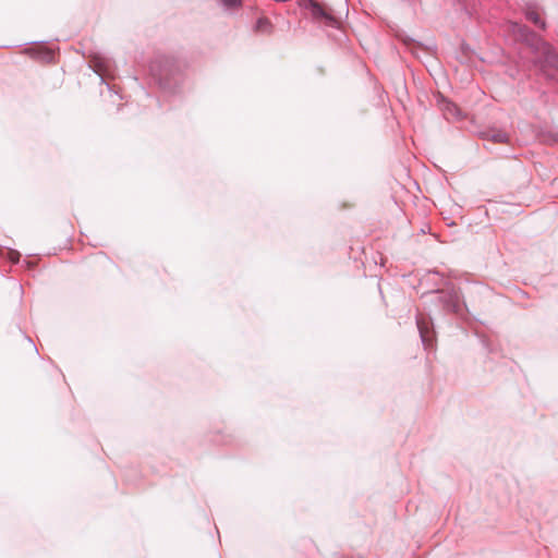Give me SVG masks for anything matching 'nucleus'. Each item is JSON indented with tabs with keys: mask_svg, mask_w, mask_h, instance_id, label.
Wrapping results in <instances>:
<instances>
[{
	"mask_svg": "<svg viewBox=\"0 0 558 558\" xmlns=\"http://www.w3.org/2000/svg\"><path fill=\"white\" fill-rule=\"evenodd\" d=\"M510 31L515 38L524 43L535 54L533 63L539 68L542 72L547 69L558 71V52L555 48L526 25L519 22L510 23Z\"/></svg>",
	"mask_w": 558,
	"mask_h": 558,
	"instance_id": "1",
	"label": "nucleus"
},
{
	"mask_svg": "<svg viewBox=\"0 0 558 558\" xmlns=\"http://www.w3.org/2000/svg\"><path fill=\"white\" fill-rule=\"evenodd\" d=\"M150 75L161 90L177 94L183 83V72L180 63L167 56L156 57L149 65Z\"/></svg>",
	"mask_w": 558,
	"mask_h": 558,
	"instance_id": "2",
	"label": "nucleus"
},
{
	"mask_svg": "<svg viewBox=\"0 0 558 558\" xmlns=\"http://www.w3.org/2000/svg\"><path fill=\"white\" fill-rule=\"evenodd\" d=\"M430 301L437 304L446 314L463 315L464 303L459 289H437L427 294Z\"/></svg>",
	"mask_w": 558,
	"mask_h": 558,
	"instance_id": "3",
	"label": "nucleus"
},
{
	"mask_svg": "<svg viewBox=\"0 0 558 558\" xmlns=\"http://www.w3.org/2000/svg\"><path fill=\"white\" fill-rule=\"evenodd\" d=\"M299 5L305 10H308L312 17L317 23H323L326 26L337 28L339 26L338 19L332 12L327 9L324 4L316 0H299Z\"/></svg>",
	"mask_w": 558,
	"mask_h": 558,
	"instance_id": "4",
	"label": "nucleus"
},
{
	"mask_svg": "<svg viewBox=\"0 0 558 558\" xmlns=\"http://www.w3.org/2000/svg\"><path fill=\"white\" fill-rule=\"evenodd\" d=\"M416 326L424 348L426 350L434 349L436 332L432 318L420 314L416 316Z\"/></svg>",
	"mask_w": 558,
	"mask_h": 558,
	"instance_id": "5",
	"label": "nucleus"
},
{
	"mask_svg": "<svg viewBox=\"0 0 558 558\" xmlns=\"http://www.w3.org/2000/svg\"><path fill=\"white\" fill-rule=\"evenodd\" d=\"M93 68L95 73H97L100 77L101 83H105L107 86V89L110 94L118 95V90H116V85H112L107 82L108 78H110V60L95 57L93 59Z\"/></svg>",
	"mask_w": 558,
	"mask_h": 558,
	"instance_id": "6",
	"label": "nucleus"
},
{
	"mask_svg": "<svg viewBox=\"0 0 558 558\" xmlns=\"http://www.w3.org/2000/svg\"><path fill=\"white\" fill-rule=\"evenodd\" d=\"M481 137L495 144H506L509 142L507 132L494 128L481 132Z\"/></svg>",
	"mask_w": 558,
	"mask_h": 558,
	"instance_id": "7",
	"label": "nucleus"
},
{
	"mask_svg": "<svg viewBox=\"0 0 558 558\" xmlns=\"http://www.w3.org/2000/svg\"><path fill=\"white\" fill-rule=\"evenodd\" d=\"M274 31V24L268 17L262 16L257 19L254 25V32L260 34H271Z\"/></svg>",
	"mask_w": 558,
	"mask_h": 558,
	"instance_id": "8",
	"label": "nucleus"
},
{
	"mask_svg": "<svg viewBox=\"0 0 558 558\" xmlns=\"http://www.w3.org/2000/svg\"><path fill=\"white\" fill-rule=\"evenodd\" d=\"M525 17H526V20L532 22L535 26H537L542 29H545L546 23L544 20H542V17L539 16V14L536 11H534L532 9H527L525 11Z\"/></svg>",
	"mask_w": 558,
	"mask_h": 558,
	"instance_id": "9",
	"label": "nucleus"
},
{
	"mask_svg": "<svg viewBox=\"0 0 558 558\" xmlns=\"http://www.w3.org/2000/svg\"><path fill=\"white\" fill-rule=\"evenodd\" d=\"M227 10L239 9L242 7V0H219Z\"/></svg>",
	"mask_w": 558,
	"mask_h": 558,
	"instance_id": "10",
	"label": "nucleus"
},
{
	"mask_svg": "<svg viewBox=\"0 0 558 558\" xmlns=\"http://www.w3.org/2000/svg\"><path fill=\"white\" fill-rule=\"evenodd\" d=\"M481 341H482L483 347L485 349H487L488 352H493L494 351L493 348L490 347L489 341L485 337L481 338Z\"/></svg>",
	"mask_w": 558,
	"mask_h": 558,
	"instance_id": "11",
	"label": "nucleus"
},
{
	"mask_svg": "<svg viewBox=\"0 0 558 558\" xmlns=\"http://www.w3.org/2000/svg\"><path fill=\"white\" fill-rule=\"evenodd\" d=\"M10 254L12 255V257H11L12 262L13 263H19L20 257H21L20 253L16 252V251H11Z\"/></svg>",
	"mask_w": 558,
	"mask_h": 558,
	"instance_id": "12",
	"label": "nucleus"
},
{
	"mask_svg": "<svg viewBox=\"0 0 558 558\" xmlns=\"http://www.w3.org/2000/svg\"><path fill=\"white\" fill-rule=\"evenodd\" d=\"M450 107H451V109H450V110H452V112L454 113V116H456L457 118H460V113H461V112H460V109H459L456 105H450Z\"/></svg>",
	"mask_w": 558,
	"mask_h": 558,
	"instance_id": "13",
	"label": "nucleus"
},
{
	"mask_svg": "<svg viewBox=\"0 0 558 558\" xmlns=\"http://www.w3.org/2000/svg\"><path fill=\"white\" fill-rule=\"evenodd\" d=\"M402 1L413 8L420 2V0H402Z\"/></svg>",
	"mask_w": 558,
	"mask_h": 558,
	"instance_id": "14",
	"label": "nucleus"
},
{
	"mask_svg": "<svg viewBox=\"0 0 558 558\" xmlns=\"http://www.w3.org/2000/svg\"><path fill=\"white\" fill-rule=\"evenodd\" d=\"M405 44H407L408 46H411V45H414V44H415V41H414V39H410L409 41H405Z\"/></svg>",
	"mask_w": 558,
	"mask_h": 558,
	"instance_id": "15",
	"label": "nucleus"
},
{
	"mask_svg": "<svg viewBox=\"0 0 558 558\" xmlns=\"http://www.w3.org/2000/svg\"><path fill=\"white\" fill-rule=\"evenodd\" d=\"M459 4H463L465 0H456Z\"/></svg>",
	"mask_w": 558,
	"mask_h": 558,
	"instance_id": "16",
	"label": "nucleus"
},
{
	"mask_svg": "<svg viewBox=\"0 0 558 558\" xmlns=\"http://www.w3.org/2000/svg\"><path fill=\"white\" fill-rule=\"evenodd\" d=\"M47 58H48V59H52V58H53V54L50 52V53H48Z\"/></svg>",
	"mask_w": 558,
	"mask_h": 558,
	"instance_id": "17",
	"label": "nucleus"
}]
</instances>
